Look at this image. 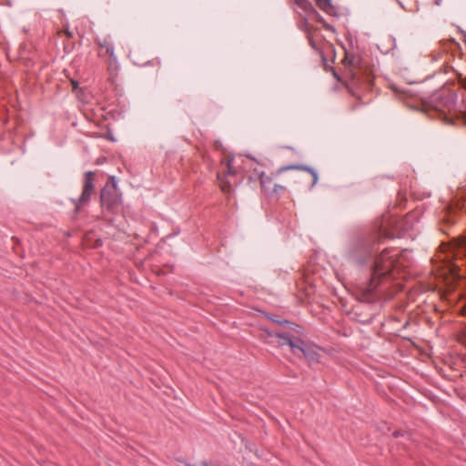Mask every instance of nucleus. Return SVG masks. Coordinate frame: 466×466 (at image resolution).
Returning <instances> with one entry per match:
<instances>
[{
    "label": "nucleus",
    "mask_w": 466,
    "mask_h": 466,
    "mask_svg": "<svg viewBox=\"0 0 466 466\" xmlns=\"http://www.w3.org/2000/svg\"><path fill=\"white\" fill-rule=\"evenodd\" d=\"M413 218L414 216L409 213L406 217L394 220L393 231L380 226L376 232L362 235L350 243L348 259L359 267H370L371 269L369 281L360 289L363 300L373 302L378 299L382 292V285L397 278L399 274L400 261L397 254H393L395 248H386L375 256L378 250L376 246L382 238H400L412 228Z\"/></svg>",
    "instance_id": "obj_1"
},
{
    "label": "nucleus",
    "mask_w": 466,
    "mask_h": 466,
    "mask_svg": "<svg viewBox=\"0 0 466 466\" xmlns=\"http://www.w3.org/2000/svg\"><path fill=\"white\" fill-rule=\"evenodd\" d=\"M100 204L103 218L109 224H113L114 218L107 217V215H114L119 212L122 205L121 193L118 191L117 183L114 176L108 177L106 185L100 190Z\"/></svg>",
    "instance_id": "obj_2"
},
{
    "label": "nucleus",
    "mask_w": 466,
    "mask_h": 466,
    "mask_svg": "<svg viewBox=\"0 0 466 466\" xmlns=\"http://www.w3.org/2000/svg\"><path fill=\"white\" fill-rule=\"evenodd\" d=\"M456 97L454 92L441 89L429 96L425 103L440 113V116L442 115L446 122L451 123L452 116L461 113V110L457 109Z\"/></svg>",
    "instance_id": "obj_3"
},
{
    "label": "nucleus",
    "mask_w": 466,
    "mask_h": 466,
    "mask_svg": "<svg viewBox=\"0 0 466 466\" xmlns=\"http://www.w3.org/2000/svg\"><path fill=\"white\" fill-rule=\"evenodd\" d=\"M261 333L259 335V339L264 342L268 343V338L276 337L279 339V346L288 345L290 347L291 351L296 354L299 345L302 344V339L296 337L290 332H280V331H270L267 328H260Z\"/></svg>",
    "instance_id": "obj_4"
},
{
    "label": "nucleus",
    "mask_w": 466,
    "mask_h": 466,
    "mask_svg": "<svg viewBox=\"0 0 466 466\" xmlns=\"http://www.w3.org/2000/svg\"><path fill=\"white\" fill-rule=\"evenodd\" d=\"M95 171H86L84 175L83 189L80 197L77 199H73L75 204L74 212L77 214L80 212L83 206L89 203L91 196L95 193Z\"/></svg>",
    "instance_id": "obj_5"
},
{
    "label": "nucleus",
    "mask_w": 466,
    "mask_h": 466,
    "mask_svg": "<svg viewBox=\"0 0 466 466\" xmlns=\"http://www.w3.org/2000/svg\"><path fill=\"white\" fill-rule=\"evenodd\" d=\"M94 43L97 47V56L101 58L108 57L109 69L116 68L117 59L115 55V46L111 36L96 37Z\"/></svg>",
    "instance_id": "obj_6"
},
{
    "label": "nucleus",
    "mask_w": 466,
    "mask_h": 466,
    "mask_svg": "<svg viewBox=\"0 0 466 466\" xmlns=\"http://www.w3.org/2000/svg\"><path fill=\"white\" fill-rule=\"evenodd\" d=\"M322 350L320 347L302 339V344L299 345L297 352H301L309 363H319Z\"/></svg>",
    "instance_id": "obj_7"
},
{
    "label": "nucleus",
    "mask_w": 466,
    "mask_h": 466,
    "mask_svg": "<svg viewBox=\"0 0 466 466\" xmlns=\"http://www.w3.org/2000/svg\"><path fill=\"white\" fill-rule=\"evenodd\" d=\"M289 170H302V171L309 172L312 177V183L310 185V187H313L318 182L319 176H318L317 171L314 168H312L309 166H306V165H302V164H291V165H288V166H283L276 171V175H279V174H281L285 171H289Z\"/></svg>",
    "instance_id": "obj_8"
},
{
    "label": "nucleus",
    "mask_w": 466,
    "mask_h": 466,
    "mask_svg": "<svg viewBox=\"0 0 466 466\" xmlns=\"http://www.w3.org/2000/svg\"><path fill=\"white\" fill-rule=\"evenodd\" d=\"M458 211L459 208L457 206L453 207L452 205H444L442 209L440 211L439 219L441 223L452 225L455 222L454 216Z\"/></svg>",
    "instance_id": "obj_9"
},
{
    "label": "nucleus",
    "mask_w": 466,
    "mask_h": 466,
    "mask_svg": "<svg viewBox=\"0 0 466 466\" xmlns=\"http://www.w3.org/2000/svg\"><path fill=\"white\" fill-rule=\"evenodd\" d=\"M258 178L260 183L261 189L266 194L278 193V185L273 183L270 177L265 175V172H258Z\"/></svg>",
    "instance_id": "obj_10"
},
{
    "label": "nucleus",
    "mask_w": 466,
    "mask_h": 466,
    "mask_svg": "<svg viewBox=\"0 0 466 466\" xmlns=\"http://www.w3.org/2000/svg\"><path fill=\"white\" fill-rule=\"evenodd\" d=\"M260 312L265 318H267L268 319H269L270 321H272L273 323H276L278 325L289 327L291 329H295V327L299 328V325H297L288 319H283L279 315L270 314V313H268V312H265L262 310Z\"/></svg>",
    "instance_id": "obj_11"
},
{
    "label": "nucleus",
    "mask_w": 466,
    "mask_h": 466,
    "mask_svg": "<svg viewBox=\"0 0 466 466\" xmlns=\"http://www.w3.org/2000/svg\"><path fill=\"white\" fill-rule=\"evenodd\" d=\"M317 6L327 15L338 17L339 15L337 8L332 5L331 0H315Z\"/></svg>",
    "instance_id": "obj_12"
},
{
    "label": "nucleus",
    "mask_w": 466,
    "mask_h": 466,
    "mask_svg": "<svg viewBox=\"0 0 466 466\" xmlns=\"http://www.w3.org/2000/svg\"><path fill=\"white\" fill-rule=\"evenodd\" d=\"M295 4L309 15L319 16V12L309 0H295Z\"/></svg>",
    "instance_id": "obj_13"
},
{
    "label": "nucleus",
    "mask_w": 466,
    "mask_h": 466,
    "mask_svg": "<svg viewBox=\"0 0 466 466\" xmlns=\"http://www.w3.org/2000/svg\"><path fill=\"white\" fill-rule=\"evenodd\" d=\"M218 179L220 181L221 190L226 194H229L232 191V186L230 182L223 178L220 174H218Z\"/></svg>",
    "instance_id": "obj_14"
},
{
    "label": "nucleus",
    "mask_w": 466,
    "mask_h": 466,
    "mask_svg": "<svg viewBox=\"0 0 466 466\" xmlns=\"http://www.w3.org/2000/svg\"><path fill=\"white\" fill-rule=\"evenodd\" d=\"M342 62L344 63V65L347 66H353L354 64H355V57L353 55H350L347 51L345 52V56L342 60Z\"/></svg>",
    "instance_id": "obj_15"
},
{
    "label": "nucleus",
    "mask_w": 466,
    "mask_h": 466,
    "mask_svg": "<svg viewBox=\"0 0 466 466\" xmlns=\"http://www.w3.org/2000/svg\"><path fill=\"white\" fill-rule=\"evenodd\" d=\"M232 162H233V157H230V158L227 159V162H226V166H227L226 173H227V175L233 176V175H235L237 173L236 169L233 167Z\"/></svg>",
    "instance_id": "obj_16"
},
{
    "label": "nucleus",
    "mask_w": 466,
    "mask_h": 466,
    "mask_svg": "<svg viewBox=\"0 0 466 466\" xmlns=\"http://www.w3.org/2000/svg\"><path fill=\"white\" fill-rule=\"evenodd\" d=\"M315 18L317 19L318 22L322 24L323 27L326 30L335 32L334 26L329 25V24H328L320 15H319V16H315Z\"/></svg>",
    "instance_id": "obj_17"
},
{
    "label": "nucleus",
    "mask_w": 466,
    "mask_h": 466,
    "mask_svg": "<svg viewBox=\"0 0 466 466\" xmlns=\"http://www.w3.org/2000/svg\"><path fill=\"white\" fill-rule=\"evenodd\" d=\"M144 66H151L160 67L161 61L158 57H156L151 60H148L147 63L144 64Z\"/></svg>",
    "instance_id": "obj_18"
},
{
    "label": "nucleus",
    "mask_w": 466,
    "mask_h": 466,
    "mask_svg": "<svg viewBox=\"0 0 466 466\" xmlns=\"http://www.w3.org/2000/svg\"><path fill=\"white\" fill-rule=\"evenodd\" d=\"M258 172H260L258 169H254L253 173L248 177V181H257L258 178Z\"/></svg>",
    "instance_id": "obj_19"
},
{
    "label": "nucleus",
    "mask_w": 466,
    "mask_h": 466,
    "mask_svg": "<svg viewBox=\"0 0 466 466\" xmlns=\"http://www.w3.org/2000/svg\"><path fill=\"white\" fill-rule=\"evenodd\" d=\"M213 148L217 151H219V150H222L223 149V145L220 141L218 140H216L213 144Z\"/></svg>",
    "instance_id": "obj_20"
},
{
    "label": "nucleus",
    "mask_w": 466,
    "mask_h": 466,
    "mask_svg": "<svg viewBox=\"0 0 466 466\" xmlns=\"http://www.w3.org/2000/svg\"><path fill=\"white\" fill-rule=\"evenodd\" d=\"M202 159L205 163H207L208 165H210L211 163V160H210V157L207 154V153H203L202 155Z\"/></svg>",
    "instance_id": "obj_21"
},
{
    "label": "nucleus",
    "mask_w": 466,
    "mask_h": 466,
    "mask_svg": "<svg viewBox=\"0 0 466 466\" xmlns=\"http://www.w3.org/2000/svg\"><path fill=\"white\" fill-rule=\"evenodd\" d=\"M404 434H405V432H404V431H395L392 433L393 437H395V438H398V437H400V436H404Z\"/></svg>",
    "instance_id": "obj_22"
},
{
    "label": "nucleus",
    "mask_w": 466,
    "mask_h": 466,
    "mask_svg": "<svg viewBox=\"0 0 466 466\" xmlns=\"http://www.w3.org/2000/svg\"><path fill=\"white\" fill-rule=\"evenodd\" d=\"M462 208L465 209L466 212V202L462 205ZM461 247L466 249V238H464L461 241Z\"/></svg>",
    "instance_id": "obj_23"
},
{
    "label": "nucleus",
    "mask_w": 466,
    "mask_h": 466,
    "mask_svg": "<svg viewBox=\"0 0 466 466\" xmlns=\"http://www.w3.org/2000/svg\"><path fill=\"white\" fill-rule=\"evenodd\" d=\"M442 4V0H433V5L436 6H440Z\"/></svg>",
    "instance_id": "obj_24"
},
{
    "label": "nucleus",
    "mask_w": 466,
    "mask_h": 466,
    "mask_svg": "<svg viewBox=\"0 0 466 466\" xmlns=\"http://www.w3.org/2000/svg\"><path fill=\"white\" fill-rule=\"evenodd\" d=\"M72 86H73V90H76L78 86V83L77 82H72Z\"/></svg>",
    "instance_id": "obj_25"
},
{
    "label": "nucleus",
    "mask_w": 466,
    "mask_h": 466,
    "mask_svg": "<svg viewBox=\"0 0 466 466\" xmlns=\"http://www.w3.org/2000/svg\"><path fill=\"white\" fill-rule=\"evenodd\" d=\"M309 44H310V46H311L312 47H315V42H314V40L312 39V37H309Z\"/></svg>",
    "instance_id": "obj_26"
},
{
    "label": "nucleus",
    "mask_w": 466,
    "mask_h": 466,
    "mask_svg": "<svg viewBox=\"0 0 466 466\" xmlns=\"http://www.w3.org/2000/svg\"><path fill=\"white\" fill-rule=\"evenodd\" d=\"M285 190V187L282 186L278 185V192Z\"/></svg>",
    "instance_id": "obj_27"
},
{
    "label": "nucleus",
    "mask_w": 466,
    "mask_h": 466,
    "mask_svg": "<svg viewBox=\"0 0 466 466\" xmlns=\"http://www.w3.org/2000/svg\"><path fill=\"white\" fill-rule=\"evenodd\" d=\"M66 35H67L68 37H72V35H72V33H71V32H69L68 30H66Z\"/></svg>",
    "instance_id": "obj_28"
},
{
    "label": "nucleus",
    "mask_w": 466,
    "mask_h": 466,
    "mask_svg": "<svg viewBox=\"0 0 466 466\" xmlns=\"http://www.w3.org/2000/svg\"><path fill=\"white\" fill-rule=\"evenodd\" d=\"M347 86H348V89L350 91L351 95L355 96V93H354V92H353V90L350 87V86H349V85H347Z\"/></svg>",
    "instance_id": "obj_29"
},
{
    "label": "nucleus",
    "mask_w": 466,
    "mask_h": 466,
    "mask_svg": "<svg viewBox=\"0 0 466 466\" xmlns=\"http://www.w3.org/2000/svg\"><path fill=\"white\" fill-rule=\"evenodd\" d=\"M355 81V76L352 74L351 82L353 83Z\"/></svg>",
    "instance_id": "obj_30"
},
{
    "label": "nucleus",
    "mask_w": 466,
    "mask_h": 466,
    "mask_svg": "<svg viewBox=\"0 0 466 466\" xmlns=\"http://www.w3.org/2000/svg\"><path fill=\"white\" fill-rule=\"evenodd\" d=\"M286 148L293 150V148L291 147H286Z\"/></svg>",
    "instance_id": "obj_31"
},
{
    "label": "nucleus",
    "mask_w": 466,
    "mask_h": 466,
    "mask_svg": "<svg viewBox=\"0 0 466 466\" xmlns=\"http://www.w3.org/2000/svg\"><path fill=\"white\" fill-rule=\"evenodd\" d=\"M333 73H334V76H335L337 78H339V77H338V76H337V73H336L335 71H334Z\"/></svg>",
    "instance_id": "obj_32"
}]
</instances>
